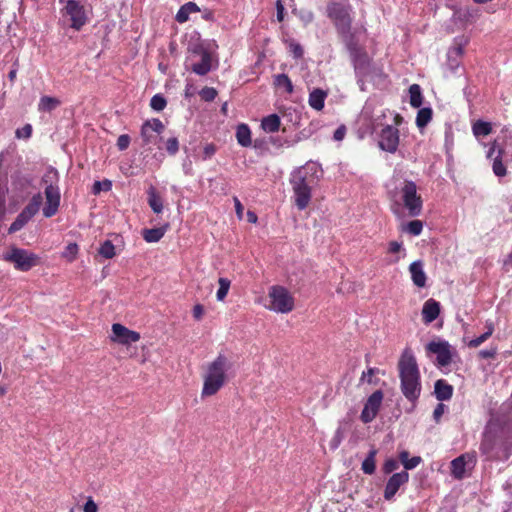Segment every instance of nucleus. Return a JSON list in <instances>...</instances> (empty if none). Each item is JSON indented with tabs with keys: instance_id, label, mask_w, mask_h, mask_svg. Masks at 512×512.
I'll list each match as a JSON object with an SVG mask.
<instances>
[{
	"instance_id": "nucleus-1",
	"label": "nucleus",
	"mask_w": 512,
	"mask_h": 512,
	"mask_svg": "<svg viewBox=\"0 0 512 512\" xmlns=\"http://www.w3.org/2000/svg\"><path fill=\"white\" fill-rule=\"evenodd\" d=\"M319 171L317 164L308 162L294 169L290 174L289 182L294 193L295 205L299 210L308 207L312 198V189L319 181Z\"/></svg>"
},
{
	"instance_id": "nucleus-2",
	"label": "nucleus",
	"mask_w": 512,
	"mask_h": 512,
	"mask_svg": "<svg viewBox=\"0 0 512 512\" xmlns=\"http://www.w3.org/2000/svg\"><path fill=\"white\" fill-rule=\"evenodd\" d=\"M401 391L407 400L415 402L421 393L420 373L416 359L409 349H405L398 362Z\"/></svg>"
},
{
	"instance_id": "nucleus-3",
	"label": "nucleus",
	"mask_w": 512,
	"mask_h": 512,
	"mask_svg": "<svg viewBox=\"0 0 512 512\" xmlns=\"http://www.w3.org/2000/svg\"><path fill=\"white\" fill-rule=\"evenodd\" d=\"M232 362L223 354H219L215 360L206 367L203 376L202 397L215 395L226 383V373L231 369Z\"/></svg>"
},
{
	"instance_id": "nucleus-4",
	"label": "nucleus",
	"mask_w": 512,
	"mask_h": 512,
	"mask_svg": "<svg viewBox=\"0 0 512 512\" xmlns=\"http://www.w3.org/2000/svg\"><path fill=\"white\" fill-rule=\"evenodd\" d=\"M344 45L349 53V57L357 78V83L359 84L361 90H364V84L366 80L371 78L376 72L373 60L368 55L365 47L359 44L357 38Z\"/></svg>"
},
{
	"instance_id": "nucleus-5",
	"label": "nucleus",
	"mask_w": 512,
	"mask_h": 512,
	"mask_svg": "<svg viewBox=\"0 0 512 512\" xmlns=\"http://www.w3.org/2000/svg\"><path fill=\"white\" fill-rule=\"evenodd\" d=\"M327 17L333 22L337 34L343 44L356 39L352 31L351 7L339 2H329L326 7Z\"/></svg>"
},
{
	"instance_id": "nucleus-6",
	"label": "nucleus",
	"mask_w": 512,
	"mask_h": 512,
	"mask_svg": "<svg viewBox=\"0 0 512 512\" xmlns=\"http://www.w3.org/2000/svg\"><path fill=\"white\" fill-rule=\"evenodd\" d=\"M401 203L395 201L392 206V212L395 215H400V210L404 207L408 211L410 217H417L422 212L423 201L421 195L417 192L415 182L405 180L399 189Z\"/></svg>"
},
{
	"instance_id": "nucleus-7",
	"label": "nucleus",
	"mask_w": 512,
	"mask_h": 512,
	"mask_svg": "<svg viewBox=\"0 0 512 512\" xmlns=\"http://www.w3.org/2000/svg\"><path fill=\"white\" fill-rule=\"evenodd\" d=\"M59 180V173L54 167H49L41 179L42 184L45 185L44 194L46 203L42 211L46 218L54 216L60 206L61 194L58 186Z\"/></svg>"
},
{
	"instance_id": "nucleus-8",
	"label": "nucleus",
	"mask_w": 512,
	"mask_h": 512,
	"mask_svg": "<svg viewBox=\"0 0 512 512\" xmlns=\"http://www.w3.org/2000/svg\"><path fill=\"white\" fill-rule=\"evenodd\" d=\"M3 260L12 263L16 270L22 272H27L40 263L38 255L16 246H12L8 252L3 254Z\"/></svg>"
},
{
	"instance_id": "nucleus-9",
	"label": "nucleus",
	"mask_w": 512,
	"mask_h": 512,
	"mask_svg": "<svg viewBox=\"0 0 512 512\" xmlns=\"http://www.w3.org/2000/svg\"><path fill=\"white\" fill-rule=\"evenodd\" d=\"M270 305L268 308L278 313H288L294 308V299L282 286H272L268 294Z\"/></svg>"
},
{
	"instance_id": "nucleus-10",
	"label": "nucleus",
	"mask_w": 512,
	"mask_h": 512,
	"mask_svg": "<svg viewBox=\"0 0 512 512\" xmlns=\"http://www.w3.org/2000/svg\"><path fill=\"white\" fill-rule=\"evenodd\" d=\"M63 17H69L70 27L80 30L87 22L88 17L83 5L75 0H68L63 9Z\"/></svg>"
},
{
	"instance_id": "nucleus-11",
	"label": "nucleus",
	"mask_w": 512,
	"mask_h": 512,
	"mask_svg": "<svg viewBox=\"0 0 512 512\" xmlns=\"http://www.w3.org/2000/svg\"><path fill=\"white\" fill-rule=\"evenodd\" d=\"M384 394L381 390L374 391L367 399V401L364 404V408L361 412L360 419L363 423H370L372 422L381 407L382 401H383Z\"/></svg>"
},
{
	"instance_id": "nucleus-12",
	"label": "nucleus",
	"mask_w": 512,
	"mask_h": 512,
	"mask_svg": "<svg viewBox=\"0 0 512 512\" xmlns=\"http://www.w3.org/2000/svg\"><path fill=\"white\" fill-rule=\"evenodd\" d=\"M426 350L437 355V364L441 367L452 362L451 346L447 341H431L427 344Z\"/></svg>"
},
{
	"instance_id": "nucleus-13",
	"label": "nucleus",
	"mask_w": 512,
	"mask_h": 512,
	"mask_svg": "<svg viewBox=\"0 0 512 512\" xmlns=\"http://www.w3.org/2000/svg\"><path fill=\"white\" fill-rule=\"evenodd\" d=\"M398 145L399 130L392 125H386L380 133L379 147L384 151L394 153Z\"/></svg>"
},
{
	"instance_id": "nucleus-14",
	"label": "nucleus",
	"mask_w": 512,
	"mask_h": 512,
	"mask_svg": "<svg viewBox=\"0 0 512 512\" xmlns=\"http://www.w3.org/2000/svg\"><path fill=\"white\" fill-rule=\"evenodd\" d=\"M504 155V149L500 147L496 141H494L489 148L487 158L492 160L493 172L498 177H504L507 174L506 166L504 165L503 161Z\"/></svg>"
},
{
	"instance_id": "nucleus-15",
	"label": "nucleus",
	"mask_w": 512,
	"mask_h": 512,
	"mask_svg": "<svg viewBox=\"0 0 512 512\" xmlns=\"http://www.w3.org/2000/svg\"><path fill=\"white\" fill-rule=\"evenodd\" d=\"M409 480V474L407 471H401L399 473H394L387 481L385 489H384V499L391 500L398 492L400 487L407 483Z\"/></svg>"
},
{
	"instance_id": "nucleus-16",
	"label": "nucleus",
	"mask_w": 512,
	"mask_h": 512,
	"mask_svg": "<svg viewBox=\"0 0 512 512\" xmlns=\"http://www.w3.org/2000/svg\"><path fill=\"white\" fill-rule=\"evenodd\" d=\"M112 332L114 335L113 340L124 345L137 342L140 339V334L138 332L129 330L119 323L112 325Z\"/></svg>"
},
{
	"instance_id": "nucleus-17",
	"label": "nucleus",
	"mask_w": 512,
	"mask_h": 512,
	"mask_svg": "<svg viewBox=\"0 0 512 512\" xmlns=\"http://www.w3.org/2000/svg\"><path fill=\"white\" fill-rule=\"evenodd\" d=\"M193 52L201 56V61L194 63L191 70L197 75H206L211 70V54L201 46L195 47Z\"/></svg>"
},
{
	"instance_id": "nucleus-18",
	"label": "nucleus",
	"mask_w": 512,
	"mask_h": 512,
	"mask_svg": "<svg viewBox=\"0 0 512 512\" xmlns=\"http://www.w3.org/2000/svg\"><path fill=\"white\" fill-rule=\"evenodd\" d=\"M164 130L163 123L157 119L154 118L152 120H147L143 123L141 127V137L145 144L153 142L154 136L152 132H156L157 134H161Z\"/></svg>"
},
{
	"instance_id": "nucleus-19",
	"label": "nucleus",
	"mask_w": 512,
	"mask_h": 512,
	"mask_svg": "<svg viewBox=\"0 0 512 512\" xmlns=\"http://www.w3.org/2000/svg\"><path fill=\"white\" fill-rule=\"evenodd\" d=\"M475 457L472 454H462L451 461V475L455 479H462L465 475V466L468 463H474Z\"/></svg>"
},
{
	"instance_id": "nucleus-20",
	"label": "nucleus",
	"mask_w": 512,
	"mask_h": 512,
	"mask_svg": "<svg viewBox=\"0 0 512 512\" xmlns=\"http://www.w3.org/2000/svg\"><path fill=\"white\" fill-rule=\"evenodd\" d=\"M412 282L415 286L423 288L426 285L427 276L424 272V264L422 260H416L409 265Z\"/></svg>"
},
{
	"instance_id": "nucleus-21",
	"label": "nucleus",
	"mask_w": 512,
	"mask_h": 512,
	"mask_svg": "<svg viewBox=\"0 0 512 512\" xmlns=\"http://www.w3.org/2000/svg\"><path fill=\"white\" fill-rule=\"evenodd\" d=\"M440 313V304L434 299L427 300L422 309V316L425 323L433 322Z\"/></svg>"
},
{
	"instance_id": "nucleus-22",
	"label": "nucleus",
	"mask_w": 512,
	"mask_h": 512,
	"mask_svg": "<svg viewBox=\"0 0 512 512\" xmlns=\"http://www.w3.org/2000/svg\"><path fill=\"white\" fill-rule=\"evenodd\" d=\"M434 394L437 400L447 401L453 395V387L445 380L439 379L434 384Z\"/></svg>"
},
{
	"instance_id": "nucleus-23",
	"label": "nucleus",
	"mask_w": 512,
	"mask_h": 512,
	"mask_svg": "<svg viewBox=\"0 0 512 512\" xmlns=\"http://www.w3.org/2000/svg\"><path fill=\"white\" fill-rule=\"evenodd\" d=\"M327 97V92L316 88L309 94L308 103L311 108L321 111L324 108L325 99Z\"/></svg>"
},
{
	"instance_id": "nucleus-24",
	"label": "nucleus",
	"mask_w": 512,
	"mask_h": 512,
	"mask_svg": "<svg viewBox=\"0 0 512 512\" xmlns=\"http://www.w3.org/2000/svg\"><path fill=\"white\" fill-rule=\"evenodd\" d=\"M281 120L277 114H270L261 121V128L267 133L277 132L280 128Z\"/></svg>"
},
{
	"instance_id": "nucleus-25",
	"label": "nucleus",
	"mask_w": 512,
	"mask_h": 512,
	"mask_svg": "<svg viewBox=\"0 0 512 512\" xmlns=\"http://www.w3.org/2000/svg\"><path fill=\"white\" fill-rule=\"evenodd\" d=\"M236 138L238 144L241 145L242 147H249L251 145V131L248 125L239 124L237 126Z\"/></svg>"
},
{
	"instance_id": "nucleus-26",
	"label": "nucleus",
	"mask_w": 512,
	"mask_h": 512,
	"mask_svg": "<svg viewBox=\"0 0 512 512\" xmlns=\"http://www.w3.org/2000/svg\"><path fill=\"white\" fill-rule=\"evenodd\" d=\"M61 105V101L56 97L42 96L38 103L40 112H52Z\"/></svg>"
},
{
	"instance_id": "nucleus-27",
	"label": "nucleus",
	"mask_w": 512,
	"mask_h": 512,
	"mask_svg": "<svg viewBox=\"0 0 512 512\" xmlns=\"http://www.w3.org/2000/svg\"><path fill=\"white\" fill-rule=\"evenodd\" d=\"M200 11L199 7L194 2H188L181 6L176 14V21L185 23L189 19V14Z\"/></svg>"
},
{
	"instance_id": "nucleus-28",
	"label": "nucleus",
	"mask_w": 512,
	"mask_h": 512,
	"mask_svg": "<svg viewBox=\"0 0 512 512\" xmlns=\"http://www.w3.org/2000/svg\"><path fill=\"white\" fill-rule=\"evenodd\" d=\"M43 198L41 193L33 195L29 203L23 208L22 212L33 218L39 211Z\"/></svg>"
},
{
	"instance_id": "nucleus-29",
	"label": "nucleus",
	"mask_w": 512,
	"mask_h": 512,
	"mask_svg": "<svg viewBox=\"0 0 512 512\" xmlns=\"http://www.w3.org/2000/svg\"><path fill=\"white\" fill-rule=\"evenodd\" d=\"M148 204L154 213H161L163 210V203L161 197L158 195L156 189L151 186L148 191Z\"/></svg>"
},
{
	"instance_id": "nucleus-30",
	"label": "nucleus",
	"mask_w": 512,
	"mask_h": 512,
	"mask_svg": "<svg viewBox=\"0 0 512 512\" xmlns=\"http://www.w3.org/2000/svg\"><path fill=\"white\" fill-rule=\"evenodd\" d=\"M376 455L377 450L375 448H372L369 452L366 458L363 460L361 469L365 474L371 475L376 470Z\"/></svg>"
},
{
	"instance_id": "nucleus-31",
	"label": "nucleus",
	"mask_w": 512,
	"mask_h": 512,
	"mask_svg": "<svg viewBox=\"0 0 512 512\" xmlns=\"http://www.w3.org/2000/svg\"><path fill=\"white\" fill-rule=\"evenodd\" d=\"M165 227L144 229L142 232L143 238L148 243L158 242L165 234Z\"/></svg>"
},
{
	"instance_id": "nucleus-32",
	"label": "nucleus",
	"mask_w": 512,
	"mask_h": 512,
	"mask_svg": "<svg viewBox=\"0 0 512 512\" xmlns=\"http://www.w3.org/2000/svg\"><path fill=\"white\" fill-rule=\"evenodd\" d=\"M399 460L406 470H411L417 467L422 461L420 456L409 458V452L404 450L399 453Z\"/></svg>"
},
{
	"instance_id": "nucleus-33",
	"label": "nucleus",
	"mask_w": 512,
	"mask_h": 512,
	"mask_svg": "<svg viewBox=\"0 0 512 512\" xmlns=\"http://www.w3.org/2000/svg\"><path fill=\"white\" fill-rule=\"evenodd\" d=\"M410 105L414 108H419L422 105L423 97L421 88L418 84H412L409 87Z\"/></svg>"
},
{
	"instance_id": "nucleus-34",
	"label": "nucleus",
	"mask_w": 512,
	"mask_h": 512,
	"mask_svg": "<svg viewBox=\"0 0 512 512\" xmlns=\"http://www.w3.org/2000/svg\"><path fill=\"white\" fill-rule=\"evenodd\" d=\"M32 218H30L24 212H20L16 219L12 222L8 229L9 234H13L19 230H21Z\"/></svg>"
},
{
	"instance_id": "nucleus-35",
	"label": "nucleus",
	"mask_w": 512,
	"mask_h": 512,
	"mask_svg": "<svg viewBox=\"0 0 512 512\" xmlns=\"http://www.w3.org/2000/svg\"><path fill=\"white\" fill-rule=\"evenodd\" d=\"M432 119V109L424 107L419 109L416 117V125L419 128H424Z\"/></svg>"
},
{
	"instance_id": "nucleus-36",
	"label": "nucleus",
	"mask_w": 512,
	"mask_h": 512,
	"mask_svg": "<svg viewBox=\"0 0 512 512\" xmlns=\"http://www.w3.org/2000/svg\"><path fill=\"white\" fill-rule=\"evenodd\" d=\"M472 129L476 137L486 136L491 133L492 126L489 122L478 120L473 124Z\"/></svg>"
},
{
	"instance_id": "nucleus-37",
	"label": "nucleus",
	"mask_w": 512,
	"mask_h": 512,
	"mask_svg": "<svg viewBox=\"0 0 512 512\" xmlns=\"http://www.w3.org/2000/svg\"><path fill=\"white\" fill-rule=\"evenodd\" d=\"M274 85L276 87L285 88L286 92H293V85L290 78L286 74H278L274 77Z\"/></svg>"
},
{
	"instance_id": "nucleus-38",
	"label": "nucleus",
	"mask_w": 512,
	"mask_h": 512,
	"mask_svg": "<svg viewBox=\"0 0 512 512\" xmlns=\"http://www.w3.org/2000/svg\"><path fill=\"white\" fill-rule=\"evenodd\" d=\"M99 255L104 257L105 259H111L115 256V246L112 241L105 240L98 249Z\"/></svg>"
},
{
	"instance_id": "nucleus-39",
	"label": "nucleus",
	"mask_w": 512,
	"mask_h": 512,
	"mask_svg": "<svg viewBox=\"0 0 512 512\" xmlns=\"http://www.w3.org/2000/svg\"><path fill=\"white\" fill-rule=\"evenodd\" d=\"M218 283L219 289L217 291L216 297L218 301H223L228 294L231 282L227 278H220Z\"/></svg>"
},
{
	"instance_id": "nucleus-40",
	"label": "nucleus",
	"mask_w": 512,
	"mask_h": 512,
	"mask_svg": "<svg viewBox=\"0 0 512 512\" xmlns=\"http://www.w3.org/2000/svg\"><path fill=\"white\" fill-rule=\"evenodd\" d=\"M405 230L413 236H418L423 230V223L420 220H412L406 225Z\"/></svg>"
},
{
	"instance_id": "nucleus-41",
	"label": "nucleus",
	"mask_w": 512,
	"mask_h": 512,
	"mask_svg": "<svg viewBox=\"0 0 512 512\" xmlns=\"http://www.w3.org/2000/svg\"><path fill=\"white\" fill-rule=\"evenodd\" d=\"M112 188V182L108 179L103 181H95L92 187L93 194L97 195L101 191H109Z\"/></svg>"
},
{
	"instance_id": "nucleus-42",
	"label": "nucleus",
	"mask_w": 512,
	"mask_h": 512,
	"mask_svg": "<svg viewBox=\"0 0 512 512\" xmlns=\"http://www.w3.org/2000/svg\"><path fill=\"white\" fill-rule=\"evenodd\" d=\"M166 104V99L160 94L154 95L150 101L151 108L156 111H162L166 107Z\"/></svg>"
},
{
	"instance_id": "nucleus-43",
	"label": "nucleus",
	"mask_w": 512,
	"mask_h": 512,
	"mask_svg": "<svg viewBox=\"0 0 512 512\" xmlns=\"http://www.w3.org/2000/svg\"><path fill=\"white\" fill-rule=\"evenodd\" d=\"M217 91L213 87H204L199 92L200 97L207 102L213 101L217 96Z\"/></svg>"
},
{
	"instance_id": "nucleus-44",
	"label": "nucleus",
	"mask_w": 512,
	"mask_h": 512,
	"mask_svg": "<svg viewBox=\"0 0 512 512\" xmlns=\"http://www.w3.org/2000/svg\"><path fill=\"white\" fill-rule=\"evenodd\" d=\"M293 13H295L305 25L310 24L314 20V14L311 10L301 9L299 12L293 10Z\"/></svg>"
},
{
	"instance_id": "nucleus-45",
	"label": "nucleus",
	"mask_w": 512,
	"mask_h": 512,
	"mask_svg": "<svg viewBox=\"0 0 512 512\" xmlns=\"http://www.w3.org/2000/svg\"><path fill=\"white\" fill-rule=\"evenodd\" d=\"M493 448H494L493 438L486 436L481 442L480 451L485 455H489L491 453V451L493 450Z\"/></svg>"
},
{
	"instance_id": "nucleus-46",
	"label": "nucleus",
	"mask_w": 512,
	"mask_h": 512,
	"mask_svg": "<svg viewBox=\"0 0 512 512\" xmlns=\"http://www.w3.org/2000/svg\"><path fill=\"white\" fill-rule=\"evenodd\" d=\"M498 349L492 346L489 349H483L478 352V357L481 359H494L497 356Z\"/></svg>"
},
{
	"instance_id": "nucleus-47",
	"label": "nucleus",
	"mask_w": 512,
	"mask_h": 512,
	"mask_svg": "<svg viewBox=\"0 0 512 512\" xmlns=\"http://www.w3.org/2000/svg\"><path fill=\"white\" fill-rule=\"evenodd\" d=\"M343 439H344V431L341 427H339L336 430L333 438L330 441V447L332 449L338 448V446L340 445V443L342 442Z\"/></svg>"
},
{
	"instance_id": "nucleus-48",
	"label": "nucleus",
	"mask_w": 512,
	"mask_h": 512,
	"mask_svg": "<svg viewBox=\"0 0 512 512\" xmlns=\"http://www.w3.org/2000/svg\"><path fill=\"white\" fill-rule=\"evenodd\" d=\"M398 467H399L398 461L393 458H389L385 461V463L383 465V472L385 474H390V473L394 472L395 470H397Z\"/></svg>"
},
{
	"instance_id": "nucleus-49",
	"label": "nucleus",
	"mask_w": 512,
	"mask_h": 512,
	"mask_svg": "<svg viewBox=\"0 0 512 512\" xmlns=\"http://www.w3.org/2000/svg\"><path fill=\"white\" fill-rule=\"evenodd\" d=\"M179 149V142L176 137L169 138L166 142V150L170 155H175Z\"/></svg>"
},
{
	"instance_id": "nucleus-50",
	"label": "nucleus",
	"mask_w": 512,
	"mask_h": 512,
	"mask_svg": "<svg viewBox=\"0 0 512 512\" xmlns=\"http://www.w3.org/2000/svg\"><path fill=\"white\" fill-rule=\"evenodd\" d=\"M32 134V126L30 124L24 125L21 129H17L15 135L17 138L28 139Z\"/></svg>"
},
{
	"instance_id": "nucleus-51",
	"label": "nucleus",
	"mask_w": 512,
	"mask_h": 512,
	"mask_svg": "<svg viewBox=\"0 0 512 512\" xmlns=\"http://www.w3.org/2000/svg\"><path fill=\"white\" fill-rule=\"evenodd\" d=\"M489 338V334H486L485 332L483 334H481L480 336L472 339L469 341L468 343V347L469 348H477L479 347L481 344H483L485 341H487Z\"/></svg>"
},
{
	"instance_id": "nucleus-52",
	"label": "nucleus",
	"mask_w": 512,
	"mask_h": 512,
	"mask_svg": "<svg viewBox=\"0 0 512 512\" xmlns=\"http://www.w3.org/2000/svg\"><path fill=\"white\" fill-rule=\"evenodd\" d=\"M478 14V11L473 8H466L463 13H460L459 18L465 21H470L474 19Z\"/></svg>"
},
{
	"instance_id": "nucleus-53",
	"label": "nucleus",
	"mask_w": 512,
	"mask_h": 512,
	"mask_svg": "<svg viewBox=\"0 0 512 512\" xmlns=\"http://www.w3.org/2000/svg\"><path fill=\"white\" fill-rule=\"evenodd\" d=\"M290 51L292 52L294 58H296V59L303 57L304 50L299 43L291 42L290 43Z\"/></svg>"
},
{
	"instance_id": "nucleus-54",
	"label": "nucleus",
	"mask_w": 512,
	"mask_h": 512,
	"mask_svg": "<svg viewBox=\"0 0 512 512\" xmlns=\"http://www.w3.org/2000/svg\"><path fill=\"white\" fill-rule=\"evenodd\" d=\"M130 144V137L127 134L120 135L117 139V147L119 150L123 151L128 148Z\"/></svg>"
},
{
	"instance_id": "nucleus-55",
	"label": "nucleus",
	"mask_w": 512,
	"mask_h": 512,
	"mask_svg": "<svg viewBox=\"0 0 512 512\" xmlns=\"http://www.w3.org/2000/svg\"><path fill=\"white\" fill-rule=\"evenodd\" d=\"M379 370L377 368H369L366 372L364 371L362 373V376L360 378L361 382H364L367 378L368 383H372V376L378 373Z\"/></svg>"
},
{
	"instance_id": "nucleus-56",
	"label": "nucleus",
	"mask_w": 512,
	"mask_h": 512,
	"mask_svg": "<svg viewBox=\"0 0 512 512\" xmlns=\"http://www.w3.org/2000/svg\"><path fill=\"white\" fill-rule=\"evenodd\" d=\"M444 411H445V405L443 403L437 404V406L435 407L434 412H433V418L436 422H439Z\"/></svg>"
},
{
	"instance_id": "nucleus-57",
	"label": "nucleus",
	"mask_w": 512,
	"mask_h": 512,
	"mask_svg": "<svg viewBox=\"0 0 512 512\" xmlns=\"http://www.w3.org/2000/svg\"><path fill=\"white\" fill-rule=\"evenodd\" d=\"M276 10H277V20L279 22H282L284 20L285 8H284L281 0H277V2H276Z\"/></svg>"
},
{
	"instance_id": "nucleus-58",
	"label": "nucleus",
	"mask_w": 512,
	"mask_h": 512,
	"mask_svg": "<svg viewBox=\"0 0 512 512\" xmlns=\"http://www.w3.org/2000/svg\"><path fill=\"white\" fill-rule=\"evenodd\" d=\"M345 134H346V128H345V126H340V127H338V128L335 130V132H334V134H333V138H334V140H336V141H341V140L344 138Z\"/></svg>"
},
{
	"instance_id": "nucleus-59",
	"label": "nucleus",
	"mask_w": 512,
	"mask_h": 512,
	"mask_svg": "<svg viewBox=\"0 0 512 512\" xmlns=\"http://www.w3.org/2000/svg\"><path fill=\"white\" fill-rule=\"evenodd\" d=\"M204 314V308L201 304H196L193 308V317L200 320Z\"/></svg>"
},
{
	"instance_id": "nucleus-60",
	"label": "nucleus",
	"mask_w": 512,
	"mask_h": 512,
	"mask_svg": "<svg viewBox=\"0 0 512 512\" xmlns=\"http://www.w3.org/2000/svg\"><path fill=\"white\" fill-rule=\"evenodd\" d=\"M97 511H98V507H97L96 503L92 499H89L84 505V512H97Z\"/></svg>"
},
{
	"instance_id": "nucleus-61",
	"label": "nucleus",
	"mask_w": 512,
	"mask_h": 512,
	"mask_svg": "<svg viewBox=\"0 0 512 512\" xmlns=\"http://www.w3.org/2000/svg\"><path fill=\"white\" fill-rule=\"evenodd\" d=\"M66 251H67V254H70L71 255V259H73L75 257V255L77 254L78 252V246L76 243H70L67 247H66Z\"/></svg>"
},
{
	"instance_id": "nucleus-62",
	"label": "nucleus",
	"mask_w": 512,
	"mask_h": 512,
	"mask_svg": "<svg viewBox=\"0 0 512 512\" xmlns=\"http://www.w3.org/2000/svg\"><path fill=\"white\" fill-rule=\"evenodd\" d=\"M235 210L239 218L242 217L243 214V206L237 197H234Z\"/></svg>"
},
{
	"instance_id": "nucleus-63",
	"label": "nucleus",
	"mask_w": 512,
	"mask_h": 512,
	"mask_svg": "<svg viewBox=\"0 0 512 512\" xmlns=\"http://www.w3.org/2000/svg\"><path fill=\"white\" fill-rule=\"evenodd\" d=\"M401 249V244L396 242V241H393L390 243V246H389V251L391 253H398Z\"/></svg>"
},
{
	"instance_id": "nucleus-64",
	"label": "nucleus",
	"mask_w": 512,
	"mask_h": 512,
	"mask_svg": "<svg viewBox=\"0 0 512 512\" xmlns=\"http://www.w3.org/2000/svg\"><path fill=\"white\" fill-rule=\"evenodd\" d=\"M486 329L487 330H486L485 333L489 334V337H490L493 334V332H494V324H493V322L487 321L486 322Z\"/></svg>"
}]
</instances>
